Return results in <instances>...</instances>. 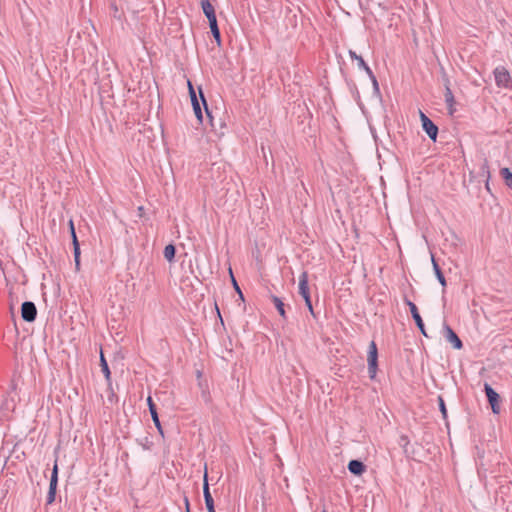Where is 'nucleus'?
<instances>
[{
  "instance_id": "f257e3e1",
  "label": "nucleus",
  "mask_w": 512,
  "mask_h": 512,
  "mask_svg": "<svg viewBox=\"0 0 512 512\" xmlns=\"http://www.w3.org/2000/svg\"><path fill=\"white\" fill-rule=\"evenodd\" d=\"M493 73L498 88L512 90V77L505 67L498 66Z\"/></svg>"
},
{
  "instance_id": "f03ea898",
  "label": "nucleus",
  "mask_w": 512,
  "mask_h": 512,
  "mask_svg": "<svg viewBox=\"0 0 512 512\" xmlns=\"http://www.w3.org/2000/svg\"><path fill=\"white\" fill-rule=\"evenodd\" d=\"M198 91H199V98H194L193 100H191V104H192L193 111H194V114H195L197 120L200 123H203V114H202V110H201V104L204 106L208 118L212 119V116L208 109L207 102L204 97L202 88L199 87Z\"/></svg>"
},
{
  "instance_id": "7ed1b4c3",
  "label": "nucleus",
  "mask_w": 512,
  "mask_h": 512,
  "mask_svg": "<svg viewBox=\"0 0 512 512\" xmlns=\"http://www.w3.org/2000/svg\"><path fill=\"white\" fill-rule=\"evenodd\" d=\"M367 361L369 377L374 379L378 369V351L374 341H371L369 344Z\"/></svg>"
},
{
  "instance_id": "20e7f679",
  "label": "nucleus",
  "mask_w": 512,
  "mask_h": 512,
  "mask_svg": "<svg viewBox=\"0 0 512 512\" xmlns=\"http://www.w3.org/2000/svg\"><path fill=\"white\" fill-rule=\"evenodd\" d=\"M299 294L303 297L307 308L313 314V307L311 303L308 286V274L305 271L302 272L301 275L299 276Z\"/></svg>"
},
{
  "instance_id": "39448f33",
  "label": "nucleus",
  "mask_w": 512,
  "mask_h": 512,
  "mask_svg": "<svg viewBox=\"0 0 512 512\" xmlns=\"http://www.w3.org/2000/svg\"><path fill=\"white\" fill-rule=\"evenodd\" d=\"M484 390L493 413L499 414L500 405L498 393L488 383L484 384Z\"/></svg>"
},
{
  "instance_id": "423d86ee",
  "label": "nucleus",
  "mask_w": 512,
  "mask_h": 512,
  "mask_svg": "<svg viewBox=\"0 0 512 512\" xmlns=\"http://www.w3.org/2000/svg\"><path fill=\"white\" fill-rule=\"evenodd\" d=\"M443 335L445 339L453 345L455 349H461L463 344L453 329L447 324H443Z\"/></svg>"
},
{
  "instance_id": "0eeeda50",
  "label": "nucleus",
  "mask_w": 512,
  "mask_h": 512,
  "mask_svg": "<svg viewBox=\"0 0 512 512\" xmlns=\"http://www.w3.org/2000/svg\"><path fill=\"white\" fill-rule=\"evenodd\" d=\"M420 119L422 122L423 130L432 140H436L438 133L437 126L423 112H420Z\"/></svg>"
},
{
  "instance_id": "6e6552de",
  "label": "nucleus",
  "mask_w": 512,
  "mask_h": 512,
  "mask_svg": "<svg viewBox=\"0 0 512 512\" xmlns=\"http://www.w3.org/2000/svg\"><path fill=\"white\" fill-rule=\"evenodd\" d=\"M37 315V309L33 302L26 301L22 304L21 307V316L23 320L27 322H32L35 320Z\"/></svg>"
},
{
  "instance_id": "1a4fd4ad",
  "label": "nucleus",
  "mask_w": 512,
  "mask_h": 512,
  "mask_svg": "<svg viewBox=\"0 0 512 512\" xmlns=\"http://www.w3.org/2000/svg\"><path fill=\"white\" fill-rule=\"evenodd\" d=\"M405 303L408 305L409 309H410V312H411V315L417 325V327L419 328V330L421 331V333L425 336V337H428L427 333H426V330H425V326H424V323H423V320L418 312V309H417V306L410 300L406 299L405 300Z\"/></svg>"
},
{
  "instance_id": "9d476101",
  "label": "nucleus",
  "mask_w": 512,
  "mask_h": 512,
  "mask_svg": "<svg viewBox=\"0 0 512 512\" xmlns=\"http://www.w3.org/2000/svg\"><path fill=\"white\" fill-rule=\"evenodd\" d=\"M147 403H148V406H149V412L151 414L152 420H153L157 430L161 434H163V430H162L161 423H160V420H159V417H158L156 406L153 403V400H152V398L150 396L147 398Z\"/></svg>"
},
{
  "instance_id": "9b49d317",
  "label": "nucleus",
  "mask_w": 512,
  "mask_h": 512,
  "mask_svg": "<svg viewBox=\"0 0 512 512\" xmlns=\"http://www.w3.org/2000/svg\"><path fill=\"white\" fill-rule=\"evenodd\" d=\"M203 494H204L206 508L214 507V500H213V498H212V496L210 494V491H209V484H208V480H207V472H205V474H204Z\"/></svg>"
},
{
  "instance_id": "f8f14e48",
  "label": "nucleus",
  "mask_w": 512,
  "mask_h": 512,
  "mask_svg": "<svg viewBox=\"0 0 512 512\" xmlns=\"http://www.w3.org/2000/svg\"><path fill=\"white\" fill-rule=\"evenodd\" d=\"M201 7L208 20L216 18L214 7L209 0H201Z\"/></svg>"
},
{
  "instance_id": "ddd939ff",
  "label": "nucleus",
  "mask_w": 512,
  "mask_h": 512,
  "mask_svg": "<svg viewBox=\"0 0 512 512\" xmlns=\"http://www.w3.org/2000/svg\"><path fill=\"white\" fill-rule=\"evenodd\" d=\"M348 469L352 474L361 475L365 471V465L358 460H351Z\"/></svg>"
},
{
  "instance_id": "4468645a",
  "label": "nucleus",
  "mask_w": 512,
  "mask_h": 512,
  "mask_svg": "<svg viewBox=\"0 0 512 512\" xmlns=\"http://www.w3.org/2000/svg\"><path fill=\"white\" fill-rule=\"evenodd\" d=\"M349 56L351 57V59L357 60L359 67L362 68L369 76H372L371 68L366 64V62L361 56L357 55L352 50L349 51Z\"/></svg>"
},
{
  "instance_id": "2eb2a0df",
  "label": "nucleus",
  "mask_w": 512,
  "mask_h": 512,
  "mask_svg": "<svg viewBox=\"0 0 512 512\" xmlns=\"http://www.w3.org/2000/svg\"><path fill=\"white\" fill-rule=\"evenodd\" d=\"M444 96H445V102L447 104L449 114L452 115L455 112V108H454L455 100H454L453 93L449 87H446Z\"/></svg>"
},
{
  "instance_id": "dca6fc26",
  "label": "nucleus",
  "mask_w": 512,
  "mask_h": 512,
  "mask_svg": "<svg viewBox=\"0 0 512 512\" xmlns=\"http://www.w3.org/2000/svg\"><path fill=\"white\" fill-rule=\"evenodd\" d=\"M208 21H209V26H210L212 35H213L217 45L220 46V44H221V36H220V31H219V28H218V24H217V18H214V19H211V20H208Z\"/></svg>"
},
{
  "instance_id": "f3484780",
  "label": "nucleus",
  "mask_w": 512,
  "mask_h": 512,
  "mask_svg": "<svg viewBox=\"0 0 512 512\" xmlns=\"http://www.w3.org/2000/svg\"><path fill=\"white\" fill-rule=\"evenodd\" d=\"M431 261H432V265H433V270L435 272V275H436L438 281L440 282V284L443 287H445L446 286L445 277H444V275H443V273H442V271H441V269H440V267H439L438 263L436 262V260H435L433 255L431 256Z\"/></svg>"
},
{
  "instance_id": "a211bd4d",
  "label": "nucleus",
  "mask_w": 512,
  "mask_h": 512,
  "mask_svg": "<svg viewBox=\"0 0 512 512\" xmlns=\"http://www.w3.org/2000/svg\"><path fill=\"white\" fill-rule=\"evenodd\" d=\"M70 229H71V234H72V237H73L74 258H80V248H79V244H78V241H77V237H76V233H75V229H74V224H73L72 220L70 221Z\"/></svg>"
},
{
  "instance_id": "6ab92c4d",
  "label": "nucleus",
  "mask_w": 512,
  "mask_h": 512,
  "mask_svg": "<svg viewBox=\"0 0 512 512\" xmlns=\"http://www.w3.org/2000/svg\"><path fill=\"white\" fill-rule=\"evenodd\" d=\"M500 175L503 178L505 184L509 188H512V172L510 171V169L509 168H502L500 170Z\"/></svg>"
},
{
  "instance_id": "aec40b11",
  "label": "nucleus",
  "mask_w": 512,
  "mask_h": 512,
  "mask_svg": "<svg viewBox=\"0 0 512 512\" xmlns=\"http://www.w3.org/2000/svg\"><path fill=\"white\" fill-rule=\"evenodd\" d=\"M276 309L278 310L279 314L285 318L286 317V313H285V308H284V303L283 301L277 297V296H272L271 297Z\"/></svg>"
},
{
  "instance_id": "412c9836",
  "label": "nucleus",
  "mask_w": 512,
  "mask_h": 512,
  "mask_svg": "<svg viewBox=\"0 0 512 512\" xmlns=\"http://www.w3.org/2000/svg\"><path fill=\"white\" fill-rule=\"evenodd\" d=\"M164 257L167 261L171 262L173 261L175 257V247L172 244H168L165 246L163 251Z\"/></svg>"
},
{
  "instance_id": "4be33fe9",
  "label": "nucleus",
  "mask_w": 512,
  "mask_h": 512,
  "mask_svg": "<svg viewBox=\"0 0 512 512\" xmlns=\"http://www.w3.org/2000/svg\"><path fill=\"white\" fill-rule=\"evenodd\" d=\"M100 365H101L102 372L105 375V378L107 380H109L110 379V370H109L107 361L102 353L100 355Z\"/></svg>"
},
{
  "instance_id": "5701e85b",
  "label": "nucleus",
  "mask_w": 512,
  "mask_h": 512,
  "mask_svg": "<svg viewBox=\"0 0 512 512\" xmlns=\"http://www.w3.org/2000/svg\"><path fill=\"white\" fill-rule=\"evenodd\" d=\"M187 85H188L190 99L193 100L194 98H198L196 91H195L190 80L187 81Z\"/></svg>"
},
{
  "instance_id": "b1692460",
  "label": "nucleus",
  "mask_w": 512,
  "mask_h": 512,
  "mask_svg": "<svg viewBox=\"0 0 512 512\" xmlns=\"http://www.w3.org/2000/svg\"><path fill=\"white\" fill-rule=\"evenodd\" d=\"M57 487V476L52 475L50 479L49 490L56 491Z\"/></svg>"
},
{
  "instance_id": "393cba45",
  "label": "nucleus",
  "mask_w": 512,
  "mask_h": 512,
  "mask_svg": "<svg viewBox=\"0 0 512 512\" xmlns=\"http://www.w3.org/2000/svg\"><path fill=\"white\" fill-rule=\"evenodd\" d=\"M56 491L49 490L47 495V504H52L55 501Z\"/></svg>"
},
{
  "instance_id": "a878e982",
  "label": "nucleus",
  "mask_w": 512,
  "mask_h": 512,
  "mask_svg": "<svg viewBox=\"0 0 512 512\" xmlns=\"http://www.w3.org/2000/svg\"><path fill=\"white\" fill-rule=\"evenodd\" d=\"M439 402H440V409H441V412L444 416H446V408H445V404H444V401L442 398H439Z\"/></svg>"
},
{
  "instance_id": "bb28decb",
  "label": "nucleus",
  "mask_w": 512,
  "mask_h": 512,
  "mask_svg": "<svg viewBox=\"0 0 512 512\" xmlns=\"http://www.w3.org/2000/svg\"><path fill=\"white\" fill-rule=\"evenodd\" d=\"M372 80V83H373V86L375 89H378V82H377V79L376 77L374 76V74L372 73V76H369Z\"/></svg>"
},
{
  "instance_id": "cd10ccee",
  "label": "nucleus",
  "mask_w": 512,
  "mask_h": 512,
  "mask_svg": "<svg viewBox=\"0 0 512 512\" xmlns=\"http://www.w3.org/2000/svg\"><path fill=\"white\" fill-rule=\"evenodd\" d=\"M230 274H232V270L231 269H230ZM231 276H233V275H231ZM232 281H233V285L236 288V290L241 294V291H240V289H239V287L237 285V282L235 281L234 277H232Z\"/></svg>"
},
{
  "instance_id": "c85d7f7f",
  "label": "nucleus",
  "mask_w": 512,
  "mask_h": 512,
  "mask_svg": "<svg viewBox=\"0 0 512 512\" xmlns=\"http://www.w3.org/2000/svg\"><path fill=\"white\" fill-rule=\"evenodd\" d=\"M74 260H75L76 269L79 270L80 269V258H74Z\"/></svg>"
},
{
  "instance_id": "c756f323",
  "label": "nucleus",
  "mask_w": 512,
  "mask_h": 512,
  "mask_svg": "<svg viewBox=\"0 0 512 512\" xmlns=\"http://www.w3.org/2000/svg\"><path fill=\"white\" fill-rule=\"evenodd\" d=\"M52 475L57 476V466L56 465L54 466Z\"/></svg>"
},
{
  "instance_id": "7c9ffc66",
  "label": "nucleus",
  "mask_w": 512,
  "mask_h": 512,
  "mask_svg": "<svg viewBox=\"0 0 512 512\" xmlns=\"http://www.w3.org/2000/svg\"><path fill=\"white\" fill-rule=\"evenodd\" d=\"M207 510H208V512H215V508L214 507H212V508L208 507Z\"/></svg>"
},
{
  "instance_id": "2f4dec72",
  "label": "nucleus",
  "mask_w": 512,
  "mask_h": 512,
  "mask_svg": "<svg viewBox=\"0 0 512 512\" xmlns=\"http://www.w3.org/2000/svg\"><path fill=\"white\" fill-rule=\"evenodd\" d=\"M185 504H186V507L188 508L189 507V502H188L187 498H185Z\"/></svg>"
},
{
  "instance_id": "473e14b6",
  "label": "nucleus",
  "mask_w": 512,
  "mask_h": 512,
  "mask_svg": "<svg viewBox=\"0 0 512 512\" xmlns=\"http://www.w3.org/2000/svg\"><path fill=\"white\" fill-rule=\"evenodd\" d=\"M323 512H326V511H323Z\"/></svg>"
}]
</instances>
